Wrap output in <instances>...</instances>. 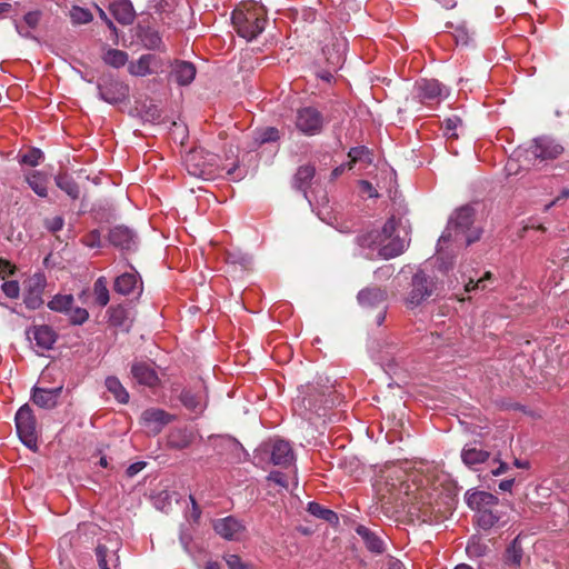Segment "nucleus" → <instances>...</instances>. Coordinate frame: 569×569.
I'll return each instance as SVG.
<instances>
[{
	"label": "nucleus",
	"mask_w": 569,
	"mask_h": 569,
	"mask_svg": "<svg viewBox=\"0 0 569 569\" xmlns=\"http://www.w3.org/2000/svg\"><path fill=\"white\" fill-rule=\"evenodd\" d=\"M69 318L73 325H82L89 318V313L84 308L76 307L69 310Z\"/></svg>",
	"instance_id": "nucleus-45"
},
{
	"label": "nucleus",
	"mask_w": 569,
	"mask_h": 569,
	"mask_svg": "<svg viewBox=\"0 0 569 569\" xmlns=\"http://www.w3.org/2000/svg\"><path fill=\"white\" fill-rule=\"evenodd\" d=\"M347 49L348 41L341 36L335 37L330 43L325 46L322 52L331 70L337 71L343 66Z\"/></svg>",
	"instance_id": "nucleus-11"
},
{
	"label": "nucleus",
	"mask_w": 569,
	"mask_h": 569,
	"mask_svg": "<svg viewBox=\"0 0 569 569\" xmlns=\"http://www.w3.org/2000/svg\"><path fill=\"white\" fill-rule=\"evenodd\" d=\"M107 312L111 326L123 331H129L132 321L129 318L128 310L123 306L110 307Z\"/></svg>",
	"instance_id": "nucleus-28"
},
{
	"label": "nucleus",
	"mask_w": 569,
	"mask_h": 569,
	"mask_svg": "<svg viewBox=\"0 0 569 569\" xmlns=\"http://www.w3.org/2000/svg\"><path fill=\"white\" fill-rule=\"evenodd\" d=\"M101 100L114 104L124 101L129 96V87L112 77H104L98 83Z\"/></svg>",
	"instance_id": "nucleus-10"
},
{
	"label": "nucleus",
	"mask_w": 569,
	"mask_h": 569,
	"mask_svg": "<svg viewBox=\"0 0 569 569\" xmlns=\"http://www.w3.org/2000/svg\"><path fill=\"white\" fill-rule=\"evenodd\" d=\"M132 378L137 381V383L154 387L159 382V377L151 363L148 362H136L131 367Z\"/></svg>",
	"instance_id": "nucleus-22"
},
{
	"label": "nucleus",
	"mask_w": 569,
	"mask_h": 569,
	"mask_svg": "<svg viewBox=\"0 0 569 569\" xmlns=\"http://www.w3.org/2000/svg\"><path fill=\"white\" fill-rule=\"evenodd\" d=\"M226 174L230 177L231 180H240L243 178V171L239 169L238 166H233L226 170Z\"/></svg>",
	"instance_id": "nucleus-59"
},
{
	"label": "nucleus",
	"mask_w": 569,
	"mask_h": 569,
	"mask_svg": "<svg viewBox=\"0 0 569 569\" xmlns=\"http://www.w3.org/2000/svg\"><path fill=\"white\" fill-rule=\"evenodd\" d=\"M460 123V120L458 118H448L445 121L443 129L445 133L450 137H456L455 130L457 129L458 124Z\"/></svg>",
	"instance_id": "nucleus-50"
},
{
	"label": "nucleus",
	"mask_w": 569,
	"mask_h": 569,
	"mask_svg": "<svg viewBox=\"0 0 569 569\" xmlns=\"http://www.w3.org/2000/svg\"><path fill=\"white\" fill-rule=\"evenodd\" d=\"M90 242H88L87 244L90 246V247H94V246H98L99 244V240H100V234H99V231L94 230L90 233Z\"/></svg>",
	"instance_id": "nucleus-64"
},
{
	"label": "nucleus",
	"mask_w": 569,
	"mask_h": 569,
	"mask_svg": "<svg viewBox=\"0 0 569 569\" xmlns=\"http://www.w3.org/2000/svg\"><path fill=\"white\" fill-rule=\"evenodd\" d=\"M102 60L104 61V63L113 68H121L127 63L128 54L127 52L119 49H108L104 52Z\"/></svg>",
	"instance_id": "nucleus-36"
},
{
	"label": "nucleus",
	"mask_w": 569,
	"mask_h": 569,
	"mask_svg": "<svg viewBox=\"0 0 569 569\" xmlns=\"http://www.w3.org/2000/svg\"><path fill=\"white\" fill-rule=\"evenodd\" d=\"M357 298L362 307L373 308L382 305L386 301L387 293L385 290L377 287L366 288L359 291Z\"/></svg>",
	"instance_id": "nucleus-26"
},
{
	"label": "nucleus",
	"mask_w": 569,
	"mask_h": 569,
	"mask_svg": "<svg viewBox=\"0 0 569 569\" xmlns=\"http://www.w3.org/2000/svg\"><path fill=\"white\" fill-rule=\"evenodd\" d=\"M455 38H456L457 43L468 44V42H469V34H468L467 30L463 28H458L456 30Z\"/></svg>",
	"instance_id": "nucleus-58"
},
{
	"label": "nucleus",
	"mask_w": 569,
	"mask_h": 569,
	"mask_svg": "<svg viewBox=\"0 0 569 569\" xmlns=\"http://www.w3.org/2000/svg\"><path fill=\"white\" fill-rule=\"evenodd\" d=\"M223 559L229 569H252L251 566L243 562L238 555H226Z\"/></svg>",
	"instance_id": "nucleus-47"
},
{
	"label": "nucleus",
	"mask_w": 569,
	"mask_h": 569,
	"mask_svg": "<svg viewBox=\"0 0 569 569\" xmlns=\"http://www.w3.org/2000/svg\"><path fill=\"white\" fill-rule=\"evenodd\" d=\"M315 177V168L311 166H302L298 169L295 179L293 187L298 190L306 191V187Z\"/></svg>",
	"instance_id": "nucleus-32"
},
{
	"label": "nucleus",
	"mask_w": 569,
	"mask_h": 569,
	"mask_svg": "<svg viewBox=\"0 0 569 569\" xmlns=\"http://www.w3.org/2000/svg\"><path fill=\"white\" fill-rule=\"evenodd\" d=\"M438 290V282L423 270L417 271L411 280L410 290L406 298L409 308H416Z\"/></svg>",
	"instance_id": "nucleus-6"
},
{
	"label": "nucleus",
	"mask_w": 569,
	"mask_h": 569,
	"mask_svg": "<svg viewBox=\"0 0 569 569\" xmlns=\"http://www.w3.org/2000/svg\"><path fill=\"white\" fill-rule=\"evenodd\" d=\"M107 284H108V282L104 277H99L93 284V293H94L96 302L101 307L107 306L110 300L109 290H108Z\"/></svg>",
	"instance_id": "nucleus-37"
},
{
	"label": "nucleus",
	"mask_w": 569,
	"mask_h": 569,
	"mask_svg": "<svg viewBox=\"0 0 569 569\" xmlns=\"http://www.w3.org/2000/svg\"><path fill=\"white\" fill-rule=\"evenodd\" d=\"M172 417L162 409L150 408L142 412L141 422L149 433L158 435Z\"/></svg>",
	"instance_id": "nucleus-14"
},
{
	"label": "nucleus",
	"mask_w": 569,
	"mask_h": 569,
	"mask_svg": "<svg viewBox=\"0 0 569 569\" xmlns=\"http://www.w3.org/2000/svg\"><path fill=\"white\" fill-rule=\"evenodd\" d=\"M160 60L154 54H142L137 61L129 64L130 74L136 77H146L158 72Z\"/></svg>",
	"instance_id": "nucleus-21"
},
{
	"label": "nucleus",
	"mask_w": 569,
	"mask_h": 569,
	"mask_svg": "<svg viewBox=\"0 0 569 569\" xmlns=\"http://www.w3.org/2000/svg\"><path fill=\"white\" fill-rule=\"evenodd\" d=\"M62 389V385L51 389L34 387L31 399L40 408L52 409L57 406Z\"/></svg>",
	"instance_id": "nucleus-20"
},
{
	"label": "nucleus",
	"mask_w": 569,
	"mask_h": 569,
	"mask_svg": "<svg viewBox=\"0 0 569 569\" xmlns=\"http://www.w3.org/2000/svg\"><path fill=\"white\" fill-rule=\"evenodd\" d=\"M63 223H64L63 218H62V217H60V216H57V217H53V218H51V219H48V220L46 221V227H47L50 231L56 232V231H59V230H61V229H62Z\"/></svg>",
	"instance_id": "nucleus-51"
},
{
	"label": "nucleus",
	"mask_w": 569,
	"mask_h": 569,
	"mask_svg": "<svg viewBox=\"0 0 569 569\" xmlns=\"http://www.w3.org/2000/svg\"><path fill=\"white\" fill-rule=\"evenodd\" d=\"M356 532L363 539L368 550L382 553L386 550L385 541L376 532L365 526H358Z\"/></svg>",
	"instance_id": "nucleus-27"
},
{
	"label": "nucleus",
	"mask_w": 569,
	"mask_h": 569,
	"mask_svg": "<svg viewBox=\"0 0 569 569\" xmlns=\"http://www.w3.org/2000/svg\"><path fill=\"white\" fill-rule=\"evenodd\" d=\"M448 96L449 89L436 79H421L415 84V98L421 103H440Z\"/></svg>",
	"instance_id": "nucleus-8"
},
{
	"label": "nucleus",
	"mask_w": 569,
	"mask_h": 569,
	"mask_svg": "<svg viewBox=\"0 0 569 569\" xmlns=\"http://www.w3.org/2000/svg\"><path fill=\"white\" fill-rule=\"evenodd\" d=\"M108 9L113 18L121 24H131L134 20V10L129 0H108Z\"/></svg>",
	"instance_id": "nucleus-24"
},
{
	"label": "nucleus",
	"mask_w": 569,
	"mask_h": 569,
	"mask_svg": "<svg viewBox=\"0 0 569 569\" xmlns=\"http://www.w3.org/2000/svg\"><path fill=\"white\" fill-rule=\"evenodd\" d=\"M161 44V38L158 33L152 32L146 37V46L150 49H157Z\"/></svg>",
	"instance_id": "nucleus-54"
},
{
	"label": "nucleus",
	"mask_w": 569,
	"mask_h": 569,
	"mask_svg": "<svg viewBox=\"0 0 569 569\" xmlns=\"http://www.w3.org/2000/svg\"><path fill=\"white\" fill-rule=\"evenodd\" d=\"M388 569H406V567L400 560L392 558L389 560Z\"/></svg>",
	"instance_id": "nucleus-63"
},
{
	"label": "nucleus",
	"mask_w": 569,
	"mask_h": 569,
	"mask_svg": "<svg viewBox=\"0 0 569 569\" xmlns=\"http://www.w3.org/2000/svg\"><path fill=\"white\" fill-rule=\"evenodd\" d=\"M26 181L33 192L44 198L48 196V177L41 171H31L26 174Z\"/></svg>",
	"instance_id": "nucleus-29"
},
{
	"label": "nucleus",
	"mask_w": 569,
	"mask_h": 569,
	"mask_svg": "<svg viewBox=\"0 0 569 569\" xmlns=\"http://www.w3.org/2000/svg\"><path fill=\"white\" fill-rule=\"evenodd\" d=\"M47 280L44 274L34 273L28 280L27 291L24 293V305L29 309H38L42 303V293L46 288Z\"/></svg>",
	"instance_id": "nucleus-12"
},
{
	"label": "nucleus",
	"mask_w": 569,
	"mask_h": 569,
	"mask_svg": "<svg viewBox=\"0 0 569 569\" xmlns=\"http://www.w3.org/2000/svg\"><path fill=\"white\" fill-rule=\"evenodd\" d=\"M12 12V4L9 2H0V18H4Z\"/></svg>",
	"instance_id": "nucleus-61"
},
{
	"label": "nucleus",
	"mask_w": 569,
	"mask_h": 569,
	"mask_svg": "<svg viewBox=\"0 0 569 569\" xmlns=\"http://www.w3.org/2000/svg\"><path fill=\"white\" fill-rule=\"evenodd\" d=\"M392 272H393V269H392V267H391V266H385V267H381V268L377 269V270L375 271V276H376L377 278H385V279H388V278H390V277H391Z\"/></svg>",
	"instance_id": "nucleus-60"
},
{
	"label": "nucleus",
	"mask_w": 569,
	"mask_h": 569,
	"mask_svg": "<svg viewBox=\"0 0 569 569\" xmlns=\"http://www.w3.org/2000/svg\"><path fill=\"white\" fill-rule=\"evenodd\" d=\"M279 139V131L273 127H267L256 133L254 140L259 143L272 142Z\"/></svg>",
	"instance_id": "nucleus-41"
},
{
	"label": "nucleus",
	"mask_w": 569,
	"mask_h": 569,
	"mask_svg": "<svg viewBox=\"0 0 569 569\" xmlns=\"http://www.w3.org/2000/svg\"><path fill=\"white\" fill-rule=\"evenodd\" d=\"M146 467V462L144 461H138V462H134V463H131L127 470H126V473L129 476V477H133L136 476L137 473H139L143 468Z\"/></svg>",
	"instance_id": "nucleus-56"
},
{
	"label": "nucleus",
	"mask_w": 569,
	"mask_h": 569,
	"mask_svg": "<svg viewBox=\"0 0 569 569\" xmlns=\"http://www.w3.org/2000/svg\"><path fill=\"white\" fill-rule=\"evenodd\" d=\"M467 506L475 512V521L487 531L508 523L507 512L501 509L499 498L490 492L470 489L465 495Z\"/></svg>",
	"instance_id": "nucleus-2"
},
{
	"label": "nucleus",
	"mask_w": 569,
	"mask_h": 569,
	"mask_svg": "<svg viewBox=\"0 0 569 569\" xmlns=\"http://www.w3.org/2000/svg\"><path fill=\"white\" fill-rule=\"evenodd\" d=\"M214 531L226 540H238L244 531V526L232 516L218 519L213 522Z\"/></svg>",
	"instance_id": "nucleus-16"
},
{
	"label": "nucleus",
	"mask_w": 569,
	"mask_h": 569,
	"mask_svg": "<svg viewBox=\"0 0 569 569\" xmlns=\"http://www.w3.org/2000/svg\"><path fill=\"white\" fill-rule=\"evenodd\" d=\"M16 428L21 442L29 449H38L37 422L32 409L24 405L16 413Z\"/></svg>",
	"instance_id": "nucleus-7"
},
{
	"label": "nucleus",
	"mask_w": 569,
	"mask_h": 569,
	"mask_svg": "<svg viewBox=\"0 0 569 569\" xmlns=\"http://www.w3.org/2000/svg\"><path fill=\"white\" fill-rule=\"evenodd\" d=\"M397 220L391 217L381 230H371L357 237L358 246L366 251L368 258L375 254L382 259H392L401 254L406 247V239L395 234Z\"/></svg>",
	"instance_id": "nucleus-1"
},
{
	"label": "nucleus",
	"mask_w": 569,
	"mask_h": 569,
	"mask_svg": "<svg viewBox=\"0 0 569 569\" xmlns=\"http://www.w3.org/2000/svg\"><path fill=\"white\" fill-rule=\"evenodd\" d=\"M41 19L42 12L40 10L29 11L23 16V22L26 26H23L22 23L14 19V29L19 33V36L27 39H33V36L29 29H36L39 26Z\"/></svg>",
	"instance_id": "nucleus-25"
},
{
	"label": "nucleus",
	"mask_w": 569,
	"mask_h": 569,
	"mask_svg": "<svg viewBox=\"0 0 569 569\" xmlns=\"http://www.w3.org/2000/svg\"><path fill=\"white\" fill-rule=\"evenodd\" d=\"M216 160V154L203 149H194L186 156L184 164L191 176L209 180L220 173L214 164Z\"/></svg>",
	"instance_id": "nucleus-5"
},
{
	"label": "nucleus",
	"mask_w": 569,
	"mask_h": 569,
	"mask_svg": "<svg viewBox=\"0 0 569 569\" xmlns=\"http://www.w3.org/2000/svg\"><path fill=\"white\" fill-rule=\"evenodd\" d=\"M99 17L101 20H103L106 22V24L108 26V28L112 31H116V26L114 23L112 22V20L109 19V17L107 16L106 11L99 7L98 4L94 6Z\"/></svg>",
	"instance_id": "nucleus-57"
},
{
	"label": "nucleus",
	"mask_w": 569,
	"mask_h": 569,
	"mask_svg": "<svg viewBox=\"0 0 569 569\" xmlns=\"http://www.w3.org/2000/svg\"><path fill=\"white\" fill-rule=\"evenodd\" d=\"M489 458V452L476 447L466 446L461 451L462 461L471 467L485 462Z\"/></svg>",
	"instance_id": "nucleus-30"
},
{
	"label": "nucleus",
	"mask_w": 569,
	"mask_h": 569,
	"mask_svg": "<svg viewBox=\"0 0 569 569\" xmlns=\"http://www.w3.org/2000/svg\"><path fill=\"white\" fill-rule=\"evenodd\" d=\"M485 549H486V546L482 545L480 542V540L475 537L468 541V545L466 548V550L469 555L476 556V557L482 556L485 552Z\"/></svg>",
	"instance_id": "nucleus-48"
},
{
	"label": "nucleus",
	"mask_w": 569,
	"mask_h": 569,
	"mask_svg": "<svg viewBox=\"0 0 569 569\" xmlns=\"http://www.w3.org/2000/svg\"><path fill=\"white\" fill-rule=\"evenodd\" d=\"M28 338L32 345V348L37 350V352H43L50 350L56 340V332L46 325L34 326L32 329L28 331Z\"/></svg>",
	"instance_id": "nucleus-13"
},
{
	"label": "nucleus",
	"mask_w": 569,
	"mask_h": 569,
	"mask_svg": "<svg viewBox=\"0 0 569 569\" xmlns=\"http://www.w3.org/2000/svg\"><path fill=\"white\" fill-rule=\"evenodd\" d=\"M16 267L8 260L0 259V277L4 279L7 276L13 274Z\"/></svg>",
	"instance_id": "nucleus-53"
},
{
	"label": "nucleus",
	"mask_w": 569,
	"mask_h": 569,
	"mask_svg": "<svg viewBox=\"0 0 569 569\" xmlns=\"http://www.w3.org/2000/svg\"><path fill=\"white\" fill-rule=\"evenodd\" d=\"M515 479H506L499 483V489L502 491H511Z\"/></svg>",
	"instance_id": "nucleus-62"
},
{
	"label": "nucleus",
	"mask_w": 569,
	"mask_h": 569,
	"mask_svg": "<svg viewBox=\"0 0 569 569\" xmlns=\"http://www.w3.org/2000/svg\"><path fill=\"white\" fill-rule=\"evenodd\" d=\"M264 16L263 6L256 2H246L233 10L232 23L238 34L250 41L264 30Z\"/></svg>",
	"instance_id": "nucleus-4"
},
{
	"label": "nucleus",
	"mask_w": 569,
	"mask_h": 569,
	"mask_svg": "<svg viewBox=\"0 0 569 569\" xmlns=\"http://www.w3.org/2000/svg\"><path fill=\"white\" fill-rule=\"evenodd\" d=\"M43 158V153L40 149L33 148L21 156L20 162L31 167H36L40 163Z\"/></svg>",
	"instance_id": "nucleus-43"
},
{
	"label": "nucleus",
	"mask_w": 569,
	"mask_h": 569,
	"mask_svg": "<svg viewBox=\"0 0 569 569\" xmlns=\"http://www.w3.org/2000/svg\"><path fill=\"white\" fill-rule=\"evenodd\" d=\"M196 73V67L191 62L177 60L171 64L170 77L179 86L190 84Z\"/></svg>",
	"instance_id": "nucleus-23"
},
{
	"label": "nucleus",
	"mask_w": 569,
	"mask_h": 569,
	"mask_svg": "<svg viewBox=\"0 0 569 569\" xmlns=\"http://www.w3.org/2000/svg\"><path fill=\"white\" fill-rule=\"evenodd\" d=\"M1 290L10 299H18L20 296V286L16 280L4 281Z\"/></svg>",
	"instance_id": "nucleus-46"
},
{
	"label": "nucleus",
	"mask_w": 569,
	"mask_h": 569,
	"mask_svg": "<svg viewBox=\"0 0 569 569\" xmlns=\"http://www.w3.org/2000/svg\"><path fill=\"white\" fill-rule=\"evenodd\" d=\"M109 241L120 250H133L137 247L136 233L124 226H117L109 232Z\"/></svg>",
	"instance_id": "nucleus-17"
},
{
	"label": "nucleus",
	"mask_w": 569,
	"mask_h": 569,
	"mask_svg": "<svg viewBox=\"0 0 569 569\" xmlns=\"http://www.w3.org/2000/svg\"><path fill=\"white\" fill-rule=\"evenodd\" d=\"M523 550L519 541V537L515 538L506 550V562L511 566L519 567L521 565Z\"/></svg>",
	"instance_id": "nucleus-33"
},
{
	"label": "nucleus",
	"mask_w": 569,
	"mask_h": 569,
	"mask_svg": "<svg viewBox=\"0 0 569 569\" xmlns=\"http://www.w3.org/2000/svg\"><path fill=\"white\" fill-rule=\"evenodd\" d=\"M563 152V147L549 137H541L535 140L532 153L542 160L555 159Z\"/></svg>",
	"instance_id": "nucleus-19"
},
{
	"label": "nucleus",
	"mask_w": 569,
	"mask_h": 569,
	"mask_svg": "<svg viewBox=\"0 0 569 569\" xmlns=\"http://www.w3.org/2000/svg\"><path fill=\"white\" fill-rule=\"evenodd\" d=\"M348 157L350 158V162L348 163L349 169H351L352 164L356 162H360V161H363L367 163L372 162L371 152L369 151V149L367 147H363V146L351 148L350 151L348 152Z\"/></svg>",
	"instance_id": "nucleus-39"
},
{
	"label": "nucleus",
	"mask_w": 569,
	"mask_h": 569,
	"mask_svg": "<svg viewBox=\"0 0 569 569\" xmlns=\"http://www.w3.org/2000/svg\"><path fill=\"white\" fill-rule=\"evenodd\" d=\"M70 19L73 24H86L92 21V13L82 7L73 6L70 9Z\"/></svg>",
	"instance_id": "nucleus-40"
},
{
	"label": "nucleus",
	"mask_w": 569,
	"mask_h": 569,
	"mask_svg": "<svg viewBox=\"0 0 569 569\" xmlns=\"http://www.w3.org/2000/svg\"><path fill=\"white\" fill-rule=\"evenodd\" d=\"M296 127L306 136H316L322 130L323 117L313 107L301 108L297 111Z\"/></svg>",
	"instance_id": "nucleus-9"
},
{
	"label": "nucleus",
	"mask_w": 569,
	"mask_h": 569,
	"mask_svg": "<svg viewBox=\"0 0 569 569\" xmlns=\"http://www.w3.org/2000/svg\"><path fill=\"white\" fill-rule=\"evenodd\" d=\"M308 511L322 520H326L329 523H336L338 522V516L335 511L327 509L319 505L318 502L311 501L308 503Z\"/></svg>",
	"instance_id": "nucleus-34"
},
{
	"label": "nucleus",
	"mask_w": 569,
	"mask_h": 569,
	"mask_svg": "<svg viewBox=\"0 0 569 569\" xmlns=\"http://www.w3.org/2000/svg\"><path fill=\"white\" fill-rule=\"evenodd\" d=\"M180 400L186 408L192 411L201 410L202 408L199 397L189 390L181 392Z\"/></svg>",
	"instance_id": "nucleus-42"
},
{
	"label": "nucleus",
	"mask_w": 569,
	"mask_h": 569,
	"mask_svg": "<svg viewBox=\"0 0 569 569\" xmlns=\"http://www.w3.org/2000/svg\"><path fill=\"white\" fill-rule=\"evenodd\" d=\"M492 279L491 272H486L485 276L478 279L476 282L472 278H469L465 283V292H470L475 289L486 290L488 288L487 282Z\"/></svg>",
	"instance_id": "nucleus-44"
},
{
	"label": "nucleus",
	"mask_w": 569,
	"mask_h": 569,
	"mask_svg": "<svg viewBox=\"0 0 569 569\" xmlns=\"http://www.w3.org/2000/svg\"><path fill=\"white\" fill-rule=\"evenodd\" d=\"M106 387L120 403H127L129 401V393L117 377H108L106 379Z\"/></svg>",
	"instance_id": "nucleus-31"
},
{
	"label": "nucleus",
	"mask_w": 569,
	"mask_h": 569,
	"mask_svg": "<svg viewBox=\"0 0 569 569\" xmlns=\"http://www.w3.org/2000/svg\"><path fill=\"white\" fill-rule=\"evenodd\" d=\"M56 183L70 198L77 199L79 197V187L73 181V179L70 178L69 176H67V174H59V176H57Z\"/></svg>",
	"instance_id": "nucleus-38"
},
{
	"label": "nucleus",
	"mask_w": 569,
	"mask_h": 569,
	"mask_svg": "<svg viewBox=\"0 0 569 569\" xmlns=\"http://www.w3.org/2000/svg\"><path fill=\"white\" fill-rule=\"evenodd\" d=\"M113 289L122 296L141 295L142 281L137 271L124 272L114 279Z\"/></svg>",
	"instance_id": "nucleus-15"
},
{
	"label": "nucleus",
	"mask_w": 569,
	"mask_h": 569,
	"mask_svg": "<svg viewBox=\"0 0 569 569\" xmlns=\"http://www.w3.org/2000/svg\"><path fill=\"white\" fill-rule=\"evenodd\" d=\"M72 306H73L72 295H57L48 302L49 309H51L52 311H56V312L68 313Z\"/></svg>",
	"instance_id": "nucleus-35"
},
{
	"label": "nucleus",
	"mask_w": 569,
	"mask_h": 569,
	"mask_svg": "<svg viewBox=\"0 0 569 569\" xmlns=\"http://www.w3.org/2000/svg\"><path fill=\"white\" fill-rule=\"evenodd\" d=\"M473 210L466 206L461 207L451 216L446 230L438 241V251H442L449 243L457 248L467 247L479 240L481 230L472 226Z\"/></svg>",
	"instance_id": "nucleus-3"
},
{
	"label": "nucleus",
	"mask_w": 569,
	"mask_h": 569,
	"mask_svg": "<svg viewBox=\"0 0 569 569\" xmlns=\"http://www.w3.org/2000/svg\"><path fill=\"white\" fill-rule=\"evenodd\" d=\"M268 479L276 482L280 487L288 488V483L284 479V476L280 471H272L269 473Z\"/></svg>",
	"instance_id": "nucleus-55"
},
{
	"label": "nucleus",
	"mask_w": 569,
	"mask_h": 569,
	"mask_svg": "<svg viewBox=\"0 0 569 569\" xmlns=\"http://www.w3.org/2000/svg\"><path fill=\"white\" fill-rule=\"evenodd\" d=\"M271 461L276 466L295 467V453L288 441L276 439L271 446Z\"/></svg>",
	"instance_id": "nucleus-18"
},
{
	"label": "nucleus",
	"mask_w": 569,
	"mask_h": 569,
	"mask_svg": "<svg viewBox=\"0 0 569 569\" xmlns=\"http://www.w3.org/2000/svg\"><path fill=\"white\" fill-rule=\"evenodd\" d=\"M359 188L361 193L367 194L369 198L378 197V192L376 191L373 186L367 180H360Z\"/></svg>",
	"instance_id": "nucleus-52"
},
{
	"label": "nucleus",
	"mask_w": 569,
	"mask_h": 569,
	"mask_svg": "<svg viewBox=\"0 0 569 569\" xmlns=\"http://www.w3.org/2000/svg\"><path fill=\"white\" fill-rule=\"evenodd\" d=\"M108 549L106 546L99 545L96 549L97 560L100 569H110L107 561Z\"/></svg>",
	"instance_id": "nucleus-49"
}]
</instances>
